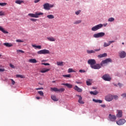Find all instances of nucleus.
I'll use <instances>...</instances> for the list:
<instances>
[{
	"label": "nucleus",
	"mask_w": 126,
	"mask_h": 126,
	"mask_svg": "<svg viewBox=\"0 0 126 126\" xmlns=\"http://www.w3.org/2000/svg\"><path fill=\"white\" fill-rule=\"evenodd\" d=\"M107 25H108L107 23H105L103 24H99L92 28V31H94V32L97 31V30H99V29H101V28H102L103 26H104V27H106Z\"/></svg>",
	"instance_id": "nucleus-1"
},
{
	"label": "nucleus",
	"mask_w": 126,
	"mask_h": 126,
	"mask_svg": "<svg viewBox=\"0 0 126 126\" xmlns=\"http://www.w3.org/2000/svg\"><path fill=\"white\" fill-rule=\"evenodd\" d=\"M55 6L54 4L45 3L43 4V8L45 10H51V8H53Z\"/></svg>",
	"instance_id": "nucleus-2"
},
{
	"label": "nucleus",
	"mask_w": 126,
	"mask_h": 126,
	"mask_svg": "<svg viewBox=\"0 0 126 126\" xmlns=\"http://www.w3.org/2000/svg\"><path fill=\"white\" fill-rule=\"evenodd\" d=\"M28 15L31 17H34V18H39V17H40V15H44V13L35 12V14L29 13L28 14Z\"/></svg>",
	"instance_id": "nucleus-3"
},
{
	"label": "nucleus",
	"mask_w": 126,
	"mask_h": 126,
	"mask_svg": "<svg viewBox=\"0 0 126 126\" xmlns=\"http://www.w3.org/2000/svg\"><path fill=\"white\" fill-rule=\"evenodd\" d=\"M112 59L111 58H107L105 59V60H103L101 63H100V66H104L106 63H112Z\"/></svg>",
	"instance_id": "nucleus-4"
},
{
	"label": "nucleus",
	"mask_w": 126,
	"mask_h": 126,
	"mask_svg": "<svg viewBox=\"0 0 126 126\" xmlns=\"http://www.w3.org/2000/svg\"><path fill=\"white\" fill-rule=\"evenodd\" d=\"M38 55H46L47 54H50V51L47 49H43L40 51H38L37 52Z\"/></svg>",
	"instance_id": "nucleus-5"
},
{
	"label": "nucleus",
	"mask_w": 126,
	"mask_h": 126,
	"mask_svg": "<svg viewBox=\"0 0 126 126\" xmlns=\"http://www.w3.org/2000/svg\"><path fill=\"white\" fill-rule=\"evenodd\" d=\"M88 63L90 64L91 67L92 68L94 64H96V60L94 59H90L88 61Z\"/></svg>",
	"instance_id": "nucleus-6"
},
{
	"label": "nucleus",
	"mask_w": 126,
	"mask_h": 126,
	"mask_svg": "<svg viewBox=\"0 0 126 126\" xmlns=\"http://www.w3.org/2000/svg\"><path fill=\"white\" fill-rule=\"evenodd\" d=\"M113 99H114V96L112 94H108L105 97V100L107 102H111V101L113 100Z\"/></svg>",
	"instance_id": "nucleus-7"
},
{
	"label": "nucleus",
	"mask_w": 126,
	"mask_h": 126,
	"mask_svg": "<svg viewBox=\"0 0 126 126\" xmlns=\"http://www.w3.org/2000/svg\"><path fill=\"white\" fill-rule=\"evenodd\" d=\"M102 79L105 80V81H110L111 78L110 77V75L108 74H106L102 76Z\"/></svg>",
	"instance_id": "nucleus-8"
},
{
	"label": "nucleus",
	"mask_w": 126,
	"mask_h": 126,
	"mask_svg": "<svg viewBox=\"0 0 126 126\" xmlns=\"http://www.w3.org/2000/svg\"><path fill=\"white\" fill-rule=\"evenodd\" d=\"M126 123V120L125 119H120L119 121L116 122V124L118 126H123Z\"/></svg>",
	"instance_id": "nucleus-9"
},
{
	"label": "nucleus",
	"mask_w": 126,
	"mask_h": 126,
	"mask_svg": "<svg viewBox=\"0 0 126 126\" xmlns=\"http://www.w3.org/2000/svg\"><path fill=\"white\" fill-rule=\"evenodd\" d=\"M109 119L111 122H115L117 120V117L114 115L109 114Z\"/></svg>",
	"instance_id": "nucleus-10"
},
{
	"label": "nucleus",
	"mask_w": 126,
	"mask_h": 126,
	"mask_svg": "<svg viewBox=\"0 0 126 126\" xmlns=\"http://www.w3.org/2000/svg\"><path fill=\"white\" fill-rule=\"evenodd\" d=\"M105 35L104 32H99L96 34H94V38H100V37H103Z\"/></svg>",
	"instance_id": "nucleus-11"
},
{
	"label": "nucleus",
	"mask_w": 126,
	"mask_h": 126,
	"mask_svg": "<svg viewBox=\"0 0 126 126\" xmlns=\"http://www.w3.org/2000/svg\"><path fill=\"white\" fill-rule=\"evenodd\" d=\"M101 67V65L99 63H95L93 66H92V68H93L94 69H100Z\"/></svg>",
	"instance_id": "nucleus-12"
},
{
	"label": "nucleus",
	"mask_w": 126,
	"mask_h": 126,
	"mask_svg": "<svg viewBox=\"0 0 126 126\" xmlns=\"http://www.w3.org/2000/svg\"><path fill=\"white\" fill-rule=\"evenodd\" d=\"M121 59H124L126 57V53L125 51H121L119 53Z\"/></svg>",
	"instance_id": "nucleus-13"
},
{
	"label": "nucleus",
	"mask_w": 126,
	"mask_h": 126,
	"mask_svg": "<svg viewBox=\"0 0 126 126\" xmlns=\"http://www.w3.org/2000/svg\"><path fill=\"white\" fill-rule=\"evenodd\" d=\"M76 97H78V98H79V100L78 101V103H79L80 104H84V101H83V100H82V97L81 95L76 94Z\"/></svg>",
	"instance_id": "nucleus-14"
},
{
	"label": "nucleus",
	"mask_w": 126,
	"mask_h": 126,
	"mask_svg": "<svg viewBox=\"0 0 126 126\" xmlns=\"http://www.w3.org/2000/svg\"><path fill=\"white\" fill-rule=\"evenodd\" d=\"M116 117L117 118H122L123 117V111L122 110H118Z\"/></svg>",
	"instance_id": "nucleus-15"
},
{
	"label": "nucleus",
	"mask_w": 126,
	"mask_h": 126,
	"mask_svg": "<svg viewBox=\"0 0 126 126\" xmlns=\"http://www.w3.org/2000/svg\"><path fill=\"white\" fill-rule=\"evenodd\" d=\"M49 71H50V69L43 68L40 70V72H41V73H45V72H48Z\"/></svg>",
	"instance_id": "nucleus-16"
},
{
	"label": "nucleus",
	"mask_w": 126,
	"mask_h": 126,
	"mask_svg": "<svg viewBox=\"0 0 126 126\" xmlns=\"http://www.w3.org/2000/svg\"><path fill=\"white\" fill-rule=\"evenodd\" d=\"M98 51H100V49H95L94 50H87V53L88 54H93V53H95V52H98Z\"/></svg>",
	"instance_id": "nucleus-17"
},
{
	"label": "nucleus",
	"mask_w": 126,
	"mask_h": 126,
	"mask_svg": "<svg viewBox=\"0 0 126 126\" xmlns=\"http://www.w3.org/2000/svg\"><path fill=\"white\" fill-rule=\"evenodd\" d=\"M74 89L77 92H82V89L78 87L77 86H75L74 88Z\"/></svg>",
	"instance_id": "nucleus-18"
},
{
	"label": "nucleus",
	"mask_w": 126,
	"mask_h": 126,
	"mask_svg": "<svg viewBox=\"0 0 126 126\" xmlns=\"http://www.w3.org/2000/svg\"><path fill=\"white\" fill-rule=\"evenodd\" d=\"M62 85H64V86H66L68 88H72V85L68 83H63L62 84Z\"/></svg>",
	"instance_id": "nucleus-19"
},
{
	"label": "nucleus",
	"mask_w": 126,
	"mask_h": 126,
	"mask_svg": "<svg viewBox=\"0 0 126 126\" xmlns=\"http://www.w3.org/2000/svg\"><path fill=\"white\" fill-rule=\"evenodd\" d=\"M29 63H37V60L35 59H31L29 60Z\"/></svg>",
	"instance_id": "nucleus-20"
},
{
	"label": "nucleus",
	"mask_w": 126,
	"mask_h": 126,
	"mask_svg": "<svg viewBox=\"0 0 126 126\" xmlns=\"http://www.w3.org/2000/svg\"><path fill=\"white\" fill-rule=\"evenodd\" d=\"M93 101L95 103H99V104H102L103 103V100H101L100 99H93Z\"/></svg>",
	"instance_id": "nucleus-21"
},
{
	"label": "nucleus",
	"mask_w": 126,
	"mask_h": 126,
	"mask_svg": "<svg viewBox=\"0 0 126 126\" xmlns=\"http://www.w3.org/2000/svg\"><path fill=\"white\" fill-rule=\"evenodd\" d=\"M15 3L17 4H21L22 3H24V0H16L15 1Z\"/></svg>",
	"instance_id": "nucleus-22"
},
{
	"label": "nucleus",
	"mask_w": 126,
	"mask_h": 126,
	"mask_svg": "<svg viewBox=\"0 0 126 126\" xmlns=\"http://www.w3.org/2000/svg\"><path fill=\"white\" fill-rule=\"evenodd\" d=\"M51 98L53 101H55V102L59 101V99L57 98V97L55 95H52Z\"/></svg>",
	"instance_id": "nucleus-23"
},
{
	"label": "nucleus",
	"mask_w": 126,
	"mask_h": 126,
	"mask_svg": "<svg viewBox=\"0 0 126 126\" xmlns=\"http://www.w3.org/2000/svg\"><path fill=\"white\" fill-rule=\"evenodd\" d=\"M107 53H103L102 54H100L99 55H98V58H99L100 59L102 58H105V57H107Z\"/></svg>",
	"instance_id": "nucleus-24"
},
{
	"label": "nucleus",
	"mask_w": 126,
	"mask_h": 126,
	"mask_svg": "<svg viewBox=\"0 0 126 126\" xmlns=\"http://www.w3.org/2000/svg\"><path fill=\"white\" fill-rule=\"evenodd\" d=\"M92 80L88 79L86 81L87 85H88V86H90V85H91V84H92Z\"/></svg>",
	"instance_id": "nucleus-25"
},
{
	"label": "nucleus",
	"mask_w": 126,
	"mask_h": 126,
	"mask_svg": "<svg viewBox=\"0 0 126 126\" xmlns=\"http://www.w3.org/2000/svg\"><path fill=\"white\" fill-rule=\"evenodd\" d=\"M3 45L4 46L8 47V48H10V47H12V46H13L12 44L9 43H3Z\"/></svg>",
	"instance_id": "nucleus-26"
},
{
	"label": "nucleus",
	"mask_w": 126,
	"mask_h": 126,
	"mask_svg": "<svg viewBox=\"0 0 126 126\" xmlns=\"http://www.w3.org/2000/svg\"><path fill=\"white\" fill-rule=\"evenodd\" d=\"M47 40H48V41H50V42H55V41H56V38L51 36L47 37Z\"/></svg>",
	"instance_id": "nucleus-27"
},
{
	"label": "nucleus",
	"mask_w": 126,
	"mask_h": 126,
	"mask_svg": "<svg viewBox=\"0 0 126 126\" xmlns=\"http://www.w3.org/2000/svg\"><path fill=\"white\" fill-rule=\"evenodd\" d=\"M46 18H48V19H54L55 18V16L54 15H48L46 16Z\"/></svg>",
	"instance_id": "nucleus-28"
},
{
	"label": "nucleus",
	"mask_w": 126,
	"mask_h": 126,
	"mask_svg": "<svg viewBox=\"0 0 126 126\" xmlns=\"http://www.w3.org/2000/svg\"><path fill=\"white\" fill-rule=\"evenodd\" d=\"M90 93L91 95H97V94H98L99 92H98V91H94V92L91 91L90 92Z\"/></svg>",
	"instance_id": "nucleus-29"
},
{
	"label": "nucleus",
	"mask_w": 126,
	"mask_h": 126,
	"mask_svg": "<svg viewBox=\"0 0 126 126\" xmlns=\"http://www.w3.org/2000/svg\"><path fill=\"white\" fill-rule=\"evenodd\" d=\"M59 89L57 88H51V91L58 92Z\"/></svg>",
	"instance_id": "nucleus-30"
},
{
	"label": "nucleus",
	"mask_w": 126,
	"mask_h": 126,
	"mask_svg": "<svg viewBox=\"0 0 126 126\" xmlns=\"http://www.w3.org/2000/svg\"><path fill=\"white\" fill-rule=\"evenodd\" d=\"M32 47H33V48H36L37 49H42L41 45H32Z\"/></svg>",
	"instance_id": "nucleus-31"
},
{
	"label": "nucleus",
	"mask_w": 126,
	"mask_h": 126,
	"mask_svg": "<svg viewBox=\"0 0 126 126\" xmlns=\"http://www.w3.org/2000/svg\"><path fill=\"white\" fill-rule=\"evenodd\" d=\"M108 22H113L115 21V18H114L113 17L109 18L108 19Z\"/></svg>",
	"instance_id": "nucleus-32"
},
{
	"label": "nucleus",
	"mask_w": 126,
	"mask_h": 126,
	"mask_svg": "<svg viewBox=\"0 0 126 126\" xmlns=\"http://www.w3.org/2000/svg\"><path fill=\"white\" fill-rule=\"evenodd\" d=\"M57 63V65H60L61 66H63V62H58Z\"/></svg>",
	"instance_id": "nucleus-33"
},
{
	"label": "nucleus",
	"mask_w": 126,
	"mask_h": 126,
	"mask_svg": "<svg viewBox=\"0 0 126 126\" xmlns=\"http://www.w3.org/2000/svg\"><path fill=\"white\" fill-rule=\"evenodd\" d=\"M65 90L63 88H62L61 89H58V92H64V91Z\"/></svg>",
	"instance_id": "nucleus-34"
},
{
	"label": "nucleus",
	"mask_w": 126,
	"mask_h": 126,
	"mask_svg": "<svg viewBox=\"0 0 126 126\" xmlns=\"http://www.w3.org/2000/svg\"><path fill=\"white\" fill-rule=\"evenodd\" d=\"M6 4H7V3L6 2H1L0 3V6H5Z\"/></svg>",
	"instance_id": "nucleus-35"
},
{
	"label": "nucleus",
	"mask_w": 126,
	"mask_h": 126,
	"mask_svg": "<svg viewBox=\"0 0 126 126\" xmlns=\"http://www.w3.org/2000/svg\"><path fill=\"white\" fill-rule=\"evenodd\" d=\"M63 77H68L69 78H70L71 77V75L70 74H67V75H63Z\"/></svg>",
	"instance_id": "nucleus-36"
},
{
	"label": "nucleus",
	"mask_w": 126,
	"mask_h": 126,
	"mask_svg": "<svg viewBox=\"0 0 126 126\" xmlns=\"http://www.w3.org/2000/svg\"><path fill=\"white\" fill-rule=\"evenodd\" d=\"M4 15H5L4 12H3V11H0V16H4Z\"/></svg>",
	"instance_id": "nucleus-37"
},
{
	"label": "nucleus",
	"mask_w": 126,
	"mask_h": 126,
	"mask_svg": "<svg viewBox=\"0 0 126 126\" xmlns=\"http://www.w3.org/2000/svg\"><path fill=\"white\" fill-rule=\"evenodd\" d=\"M82 21L81 20H77L74 22V24H79Z\"/></svg>",
	"instance_id": "nucleus-38"
},
{
	"label": "nucleus",
	"mask_w": 126,
	"mask_h": 126,
	"mask_svg": "<svg viewBox=\"0 0 126 126\" xmlns=\"http://www.w3.org/2000/svg\"><path fill=\"white\" fill-rule=\"evenodd\" d=\"M16 77L20 78H24V76L20 74L16 75Z\"/></svg>",
	"instance_id": "nucleus-39"
},
{
	"label": "nucleus",
	"mask_w": 126,
	"mask_h": 126,
	"mask_svg": "<svg viewBox=\"0 0 126 126\" xmlns=\"http://www.w3.org/2000/svg\"><path fill=\"white\" fill-rule=\"evenodd\" d=\"M68 72H75V71L74 70H73V69L72 68H69L68 70Z\"/></svg>",
	"instance_id": "nucleus-40"
},
{
	"label": "nucleus",
	"mask_w": 126,
	"mask_h": 126,
	"mask_svg": "<svg viewBox=\"0 0 126 126\" xmlns=\"http://www.w3.org/2000/svg\"><path fill=\"white\" fill-rule=\"evenodd\" d=\"M38 94L40 95V96H43L44 95V93H43V91H40L38 92Z\"/></svg>",
	"instance_id": "nucleus-41"
},
{
	"label": "nucleus",
	"mask_w": 126,
	"mask_h": 126,
	"mask_svg": "<svg viewBox=\"0 0 126 126\" xmlns=\"http://www.w3.org/2000/svg\"><path fill=\"white\" fill-rule=\"evenodd\" d=\"M0 31L1 32H6V31H4V29H3L1 26H0Z\"/></svg>",
	"instance_id": "nucleus-42"
},
{
	"label": "nucleus",
	"mask_w": 126,
	"mask_h": 126,
	"mask_svg": "<svg viewBox=\"0 0 126 126\" xmlns=\"http://www.w3.org/2000/svg\"><path fill=\"white\" fill-rule=\"evenodd\" d=\"M16 42H17L18 43H19V42L23 43V42H24V41L21 40V39H17L16 40Z\"/></svg>",
	"instance_id": "nucleus-43"
},
{
	"label": "nucleus",
	"mask_w": 126,
	"mask_h": 126,
	"mask_svg": "<svg viewBox=\"0 0 126 126\" xmlns=\"http://www.w3.org/2000/svg\"><path fill=\"white\" fill-rule=\"evenodd\" d=\"M103 46H104V47H109V46H110V44L107 43L105 42L104 43V45Z\"/></svg>",
	"instance_id": "nucleus-44"
},
{
	"label": "nucleus",
	"mask_w": 126,
	"mask_h": 126,
	"mask_svg": "<svg viewBox=\"0 0 126 126\" xmlns=\"http://www.w3.org/2000/svg\"><path fill=\"white\" fill-rule=\"evenodd\" d=\"M113 96L114 99H115V100H118V99H119V96L118 95H114Z\"/></svg>",
	"instance_id": "nucleus-45"
},
{
	"label": "nucleus",
	"mask_w": 126,
	"mask_h": 126,
	"mask_svg": "<svg viewBox=\"0 0 126 126\" xmlns=\"http://www.w3.org/2000/svg\"><path fill=\"white\" fill-rule=\"evenodd\" d=\"M10 80L12 82V85H14V84H15V81H14V80H13L12 79H10Z\"/></svg>",
	"instance_id": "nucleus-46"
},
{
	"label": "nucleus",
	"mask_w": 126,
	"mask_h": 126,
	"mask_svg": "<svg viewBox=\"0 0 126 126\" xmlns=\"http://www.w3.org/2000/svg\"><path fill=\"white\" fill-rule=\"evenodd\" d=\"M79 72H81V73H83L84 72H86V71H85V70L80 69L79 70Z\"/></svg>",
	"instance_id": "nucleus-47"
},
{
	"label": "nucleus",
	"mask_w": 126,
	"mask_h": 126,
	"mask_svg": "<svg viewBox=\"0 0 126 126\" xmlns=\"http://www.w3.org/2000/svg\"><path fill=\"white\" fill-rule=\"evenodd\" d=\"M81 10H78L75 12V14H76V15H78V14H79V13H80L81 12Z\"/></svg>",
	"instance_id": "nucleus-48"
},
{
	"label": "nucleus",
	"mask_w": 126,
	"mask_h": 126,
	"mask_svg": "<svg viewBox=\"0 0 126 126\" xmlns=\"http://www.w3.org/2000/svg\"><path fill=\"white\" fill-rule=\"evenodd\" d=\"M17 52H19L20 53H22V54H24V51L22 50H18Z\"/></svg>",
	"instance_id": "nucleus-49"
},
{
	"label": "nucleus",
	"mask_w": 126,
	"mask_h": 126,
	"mask_svg": "<svg viewBox=\"0 0 126 126\" xmlns=\"http://www.w3.org/2000/svg\"><path fill=\"white\" fill-rule=\"evenodd\" d=\"M122 97L123 98H126V94H121Z\"/></svg>",
	"instance_id": "nucleus-50"
},
{
	"label": "nucleus",
	"mask_w": 126,
	"mask_h": 126,
	"mask_svg": "<svg viewBox=\"0 0 126 126\" xmlns=\"http://www.w3.org/2000/svg\"><path fill=\"white\" fill-rule=\"evenodd\" d=\"M41 64H43V65H50V63H42Z\"/></svg>",
	"instance_id": "nucleus-51"
},
{
	"label": "nucleus",
	"mask_w": 126,
	"mask_h": 126,
	"mask_svg": "<svg viewBox=\"0 0 126 126\" xmlns=\"http://www.w3.org/2000/svg\"><path fill=\"white\" fill-rule=\"evenodd\" d=\"M41 0H34V3H38V2H39V1H40Z\"/></svg>",
	"instance_id": "nucleus-52"
},
{
	"label": "nucleus",
	"mask_w": 126,
	"mask_h": 126,
	"mask_svg": "<svg viewBox=\"0 0 126 126\" xmlns=\"http://www.w3.org/2000/svg\"><path fill=\"white\" fill-rule=\"evenodd\" d=\"M31 21H33V22H35V21H37V19L32 18V19H31Z\"/></svg>",
	"instance_id": "nucleus-53"
},
{
	"label": "nucleus",
	"mask_w": 126,
	"mask_h": 126,
	"mask_svg": "<svg viewBox=\"0 0 126 126\" xmlns=\"http://www.w3.org/2000/svg\"><path fill=\"white\" fill-rule=\"evenodd\" d=\"M112 43H115V41H110L108 42V44H109V45H111V44H112Z\"/></svg>",
	"instance_id": "nucleus-54"
},
{
	"label": "nucleus",
	"mask_w": 126,
	"mask_h": 126,
	"mask_svg": "<svg viewBox=\"0 0 126 126\" xmlns=\"http://www.w3.org/2000/svg\"><path fill=\"white\" fill-rule=\"evenodd\" d=\"M100 106L102 107V108H106V105L105 104H101Z\"/></svg>",
	"instance_id": "nucleus-55"
},
{
	"label": "nucleus",
	"mask_w": 126,
	"mask_h": 126,
	"mask_svg": "<svg viewBox=\"0 0 126 126\" xmlns=\"http://www.w3.org/2000/svg\"><path fill=\"white\" fill-rule=\"evenodd\" d=\"M10 67H12V68H14L15 66L12 64H10Z\"/></svg>",
	"instance_id": "nucleus-56"
},
{
	"label": "nucleus",
	"mask_w": 126,
	"mask_h": 126,
	"mask_svg": "<svg viewBox=\"0 0 126 126\" xmlns=\"http://www.w3.org/2000/svg\"><path fill=\"white\" fill-rule=\"evenodd\" d=\"M118 85H119V87H122L123 86V84H121L120 83H119L118 84Z\"/></svg>",
	"instance_id": "nucleus-57"
},
{
	"label": "nucleus",
	"mask_w": 126,
	"mask_h": 126,
	"mask_svg": "<svg viewBox=\"0 0 126 126\" xmlns=\"http://www.w3.org/2000/svg\"><path fill=\"white\" fill-rule=\"evenodd\" d=\"M5 70L4 69V68H0V71H4Z\"/></svg>",
	"instance_id": "nucleus-58"
},
{
	"label": "nucleus",
	"mask_w": 126,
	"mask_h": 126,
	"mask_svg": "<svg viewBox=\"0 0 126 126\" xmlns=\"http://www.w3.org/2000/svg\"><path fill=\"white\" fill-rule=\"evenodd\" d=\"M43 89V88H36V90H41Z\"/></svg>",
	"instance_id": "nucleus-59"
},
{
	"label": "nucleus",
	"mask_w": 126,
	"mask_h": 126,
	"mask_svg": "<svg viewBox=\"0 0 126 126\" xmlns=\"http://www.w3.org/2000/svg\"><path fill=\"white\" fill-rule=\"evenodd\" d=\"M76 83H77V84H81V83H82L81 82L76 81Z\"/></svg>",
	"instance_id": "nucleus-60"
},
{
	"label": "nucleus",
	"mask_w": 126,
	"mask_h": 126,
	"mask_svg": "<svg viewBox=\"0 0 126 126\" xmlns=\"http://www.w3.org/2000/svg\"><path fill=\"white\" fill-rule=\"evenodd\" d=\"M42 63L44 62H47V60H43L41 61Z\"/></svg>",
	"instance_id": "nucleus-61"
},
{
	"label": "nucleus",
	"mask_w": 126,
	"mask_h": 126,
	"mask_svg": "<svg viewBox=\"0 0 126 126\" xmlns=\"http://www.w3.org/2000/svg\"><path fill=\"white\" fill-rule=\"evenodd\" d=\"M36 98L37 100H39V99H40V97H36Z\"/></svg>",
	"instance_id": "nucleus-62"
},
{
	"label": "nucleus",
	"mask_w": 126,
	"mask_h": 126,
	"mask_svg": "<svg viewBox=\"0 0 126 126\" xmlns=\"http://www.w3.org/2000/svg\"><path fill=\"white\" fill-rule=\"evenodd\" d=\"M4 33H5V34H8V32H4Z\"/></svg>",
	"instance_id": "nucleus-63"
},
{
	"label": "nucleus",
	"mask_w": 126,
	"mask_h": 126,
	"mask_svg": "<svg viewBox=\"0 0 126 126\" xmlns=\"http://www.w3.org/2000/svg\"><path fill=\"white\" fill-rule=\"evenodd\" d=\"M122 45H125V43L123 42Z\"/></svg>",
	"instance_id": "nucleus-64"
}]
</instances>
